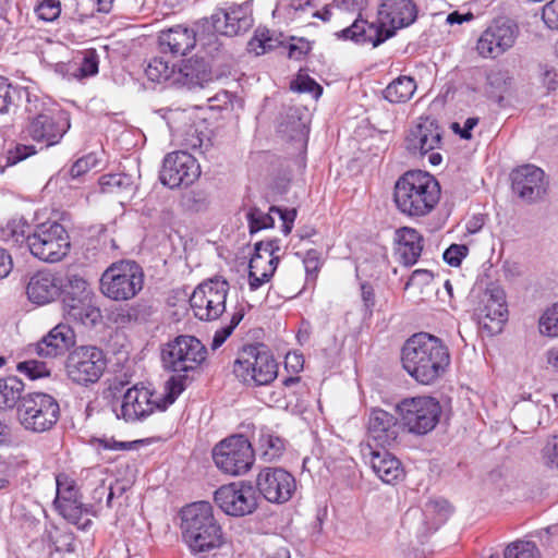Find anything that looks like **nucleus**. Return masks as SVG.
Instances as JSON below:
<instances>
[{
    "mask_svg": "<svg viewBox=\"0 0 558 558\" xmlns=\"http://www.w3.org/2000/svg\"><path fill=\"white\" fill-rule=\"evenodd\" d=\"M417 14L418 9L413 0H383L377 23L355 19L350 26L337 32L336 36L342 40L377 47L393 37L397 31L412 25Z\"/></svg>",
    "mask_w": 558,
    "mask_h": 558,
    "instance_id": "f257e3e1",
    "label": "nucleus"
},
{
    "mask_svg": "<svg viewBox=\"0 0 558 558\" xmlns=\"http://www.w3.org/2000/svg\"><path fill=\"white\" fill-rule=\"evenodd\" d=\"M404 371L421 385H433L450 365L448 347L437 337L426 332L410 337L401 350Z\"/></svg>",
    "mask_w": 558,
    "mask_h": 558,
    "instance_id": "f03ea898",
    "label": "nucleus"
},
{
    "mask_svg": "<svg viewBox=\"0 0 558 558\" xmlns=\"http://www.w3.org/2000/svg\"><path fill=\"white\" fill-rule=\"evenodd\" d=\"M393 199L402 214L409 217H423L438 204L440 185L435 177L426 171H408L397 180Z\"/></svg>",
    "mask_w": 558,
    "mask_h": 558,
    "instance_id": "7ed1b4c3",
    "label": "nucleus"
},
{
    "mask_svg": "<svg viewBox=\"0 0 558 558\" xmlns=\"http://www.w3.org/2000/svg\"><path fill=\"white\" fill-rule=\"evenodd\" d=\"M182 538L193 554H203L223 544V533L207 501L194 502L181 511Z\"/></svg>",
    "mask_w": 558,
    "mask_h": 558,
    "instance_id": "20e7f679",
    "label": "nucleus"
},
{
    "mask_svg": "<svg viewBox=\"0 0 558 558\" xmlns=\"http://www.w3.org/2000/svg\"><path fill=\"white\" fill-rule=\"evenodd\" d=\"M166 390L167 393L161 396L148 386L134 385L124 392L121 404L113 409L116 416L132 423L145 420L156 410H166L184 390V379L170 378Z\"/></svg>",
    "mask_w": 558,
    "mask_h": 558,
    "instance_id": "39448f33",
    "label": "nucleus"
},
{
    "mask_svg": "<svg viewBox=\"0 0 558 558\" xmlns=\"http://www.w3.org/2000/svg\"><path fill=\"white\" fill-rule=\"evenodd\" d=\"M207 348L196 337L180 335L161 348L162 367L171 372V378L184 379V389L191 373L197 372L207 360Z\"/></svg>",
    "mask_w": 558,
    "mask_h": 558,
    "instance_id": "423d86ee",
    "label": "nucleus"
},
{
    "mask_svg": "<svg viewBox=\"0 0 558 558\" xmlns=\"http://www.w3.org/2000/svg\"><path fill=\"white\" fill-rule=\"evenodd\" d=\"M25 111L28 114L27 135L35 142L50 147L60 143L71 128L69 114L47 107L38 97L27 94Z\"/></svg>",
    "mask_w": 558,
    "mask_h": 558,
    "instance_id": "0eeeda50",
    "label": "nucleus"
},
{
    "mask_svg": "<svg viewBox=\"0 0 558 558\" xmlns=\"http://www.w3.org/2000/svg\"><path fill=\"white\" fill-rule=\"evenodd\" d=\"M144 271L134 260L112 263L101 275L100 292L108 299L124 302L134 299L144 287Z\"/></svg>",
    "mask_w": 558,
    "mask_h": 558,
    "instance_id": "6e6552de",
    "label": "nucleus"
},
{
    "mask_svg": "<svg viewBox=\"0 0 558 558\" xmlns=\"http://www.w3.org/2000/svg\"><path fill=\"white\" fill-rule=\"evenodd\" d=\"M233 373L247 386H266L278 376V363L264 344H250L240 352Z\"/></svg>",
    "mask_w": 558,
    "mask_h": 558,
    "instance_id": "1a4fd4ad",
    "label": "nucleus"
},
{
    "mask_svg": "<svg viewBox=\"0 0 558 558\" xmlns=\"http://www.w3.org/2000/svg\"><path fill=\"white\" fill-rule=\"evenodd\" d=\"M20 425L29 433L40 434L53 428L60 418L57 399L45 392L26 393L16 412Z\"/></svg>",
    "mask_w": 558,
    "mask_h": 558,
    "instance_id": "9d476101",
    "label": "nucleus"
},
{
    "mask_svg": "<svg viewBox=\"0 0 558 558\" xmlns=\"http://www.w3.org/2000/svg\"><path fill=\"white\" fill-rule=\"evenodd\" d=\"M397 412L408 433L424 436L437 426L442 410L436 398L420 396L401 400L397 404Z\"/></svg>",
    "mask_w": 558,
    "mask_h": 558,
    "instance_id": "9b49d317",
    "label": "nucleus"
},
{
    "mask_svg": "<svg viewBox=\"0 0 558 558\" xmlns=\"http://www.w3.org/2000/svg\"><path fill=\"white\" fill-rule=\"evenodd\" d=\"M213 460L219 471L231 476L246 474L255 461V451L244 435L229 436L213 448Z\"/></svg>",
    "mask_w": 558,
    "mask_h": 558,
    "instance_id": "f8f14e48",
    "label": "nucleus"
},
{
    "mask_svg": "<svg viewBox=\"0 0 558 558\" xmlns=\"http://www.w3.org/2000/svg\"><path fill=\"white\" fill-rule=\"evenodd\" d=\"M71 247L70 236L57 221L38 225L28 238L31 253L40 260L57 263L63 259Z\"/></svg>",
    "mask_w": 558,
    "mask_h": 558,
    "instance_id": "ddd939ff",
    "label": "nucleus"
},
{
    "mask_svg": "<svg viewBox=\"0 0 558 558\" xmlns=\"http://www.w3.org/2000/svg\"><path fill=\"white\" fill-rule=\"evenodd\" d=\"M229 282L215 277L201 282L190 296L194 316L203 322L218 319L226 312Z\"/></svg>",
    "mask_w": 558,
    "mask_h": 558,
    "instance_id": "4468645a",
    "label": "nucleus"
},
{
    "mask_svg": "<svg viewBox=\"0 0 558 558\" xmlns=\"http://www.w3.org/2000/svg\"><path fill=\"white\" fill-rule=\"evenodd\" d=\"M106 367V354L96 345L76 347L69 353L65 363L68 377L81 386L97 383Z\"/></svg>",
    "mask_w": 558,
    "mask_h": 558,
    "instance_id": "2eb2a0df",
    "label": "nucleus"
},
{
    "mask_svg": "<svg viewBox=\"0 0 558 558\" xmlns=\"http://www.w3.org/2000/svg\"><path fill=\"white\" fill-rule=\"evenodd\" d=\"M474 316L478 326L487 335L493 336L502 330V326L508 319V306L506 293L500 286L496 283L487 286L474 308Z\"/></svg>",
    "mask_w": 558,
    "mask_h": 558,
    "instance_id": "dca6fc26",
    "label": "nucleus"
},
{
    "mask_svg": "<svg viewBox=\"0 0 558 558\" xmlns=\"http://www.w3.org/2000/svg\"><path fill=\"white\" fill-rule=\"evenodd\" d=\"M441 143L442 130L437 120L430 117L420 118L405 138L407 149L411 154L424 156L430 153L428 161L433 166H438L442 161L441 155L434 151L441 147Z\"/></svg>",
    "mask_w": 558,
    "mask_h": 558,
    "instance_id": "f3484780",
    "label": "nucleus"
},
{
    "mask_svg": "<svg viewBox=\"0 0 558 558\" xmlns=\"http://www.w3.org/2000/svg\"><path fill=\"white\" fill-rule=\"evenodd\" d=\"M215 502L228 515L244 517L257 508V497L251 482L240 481L220 486Z\"/></svg>",
    "mask_w": 558,
    "mask_h": 558,
    "instance_id": "a211bd4d",
    "label": "nucleus"
},
{
    "mask_svg": "<svg viewBox=\"0 0 558 558\" xmlns=\"http://www.w3.org/2000/svg\"><path fill=\"white\" fill-rule=\"evenodd\" d=\"M519 28L510 20H495L480 36L476 50L483 58L496 59L514 45Z\"/></svg>",
    "mask_w": 558,
    "mask_h": 558,
    "instance_id": "6ab92c4d",
    "label": "nucleus"
},
{
    "mask_svg": "<svg viewBox=\"0 0 558 558\" xmlns=\"http://www.w3.org/2000/svg\"><path fill=\"white\" fill-rule=\"evenodd\" d=\"M256 487L263 497L272 504H284L291 499L295 478L281 468H264L256 477Z\"/></svg>",
    "mask_w": 558,
    "mask_h": 558,
    "instance_id": "aec40b11",
    "label": "nucleus"
},
{
    "mask_svg": "<svg viewBox=\"0 0 558 558\" xmlns=\"http://www.w3.org/2000/svg\"><path fill=\"white\" fill-rule=\"evenodd\" d=\"M253 25L252 8L248 2L217 9L208 20L206 29L225 36H236L247 32Z\"/></svg>",
    "mask_w": 558,
    "mask_h": 558,
    "instance_id": "412c9836",
    "label": "nucleus"
},
{
    "mask_svg": "<svg viewBox=\"0 0 558 558\" xmlns=\"http://www.w3.org/2000/svg\"><path fill=\"white\" fill-rule=\"evenodd\" d=\"M201 174L196 159L185 151L168 154L163 159L160 181L170 189L192 184Z\"/></svg>",
    "mask_w": 558,
    "mask_h": 558,
    "instance_id": "4be33fe9",
    "label": "nucleus"
},
{
    "mask_svg": "<svg viewBox=\"0 0 558 558\" xmlns=\"http://www.w3.org/2000/svg\"><path fill=\"white\" fill-rule=\"evenodd\" d=\"M511 186L520 199L525 203H534L545 196L548 182L541 168L534 165H524L512 171Z\"/></svg>",
    "mask_w": 558,
    "mask_h": 558,
    "instance_id": "5701e85b",
    "label": "nucleus"
},
{
    "mask_svg": "<svg viewBox=\"0 0 558 558\" xmlns=\"http://www.w3.org/2000/svg\"><path fill=\"white\" fill-rule=\"evenodd\" d=\"M208 25V19L197 23L195 27L177 25L167 31L160 32L158 44L161 52H170L173 56H184L203 40V33Z\"/></svg>",
    "mask_w": 558,
    "mask_h": 558,
    "instance_id": "b1692460",
    "label": "nucleus"
},
{
    "mask_svg": "<svg viewBox=\"0 0 558 558\" xmlns=\"http://www.w3.org/2000/svg\"><path fill=\"white\" fill-rule=\"evenodd\" d=\"M400 425L391 413L383 409H372L367 421V442L374 447L386 448L399 437Z\"/></svg>",
    "mask_w": 558,
    "mask_h": 558,
    "instance_id": "393cba45",
    "label": "nucleus"
},
{
    "mask_svg": "<svg viewBox=\"0 0 558 558\" xmlns=\"http://www.w3.org/2000/svg\"><path fill=\"white\" fill-rule=\"evenodd\" d=\"M364 459L368 461L375 474L386 484H393L403 476V468L398 458L385 448L377 449L367 442L362 448Z\"/></svg>",
    "mask_w": 558,
    "mask_h": 558,
    "instance_id": "a878e982",
    "label": "nucleus"
},
{
    "mask_svg": "<svg viewBox=\"0 0 558 558\" xmlns=\"http://www.w3.org/2000/svg\"><path fill=\"white\" fill-rule=\"evenodd\" d=\"M62 278L47 270H39L31 276L26 286L28 300L37 305L56 301L62 292Z\"/></svg>",
    "mask_w": 558,
    "mask_h": 558,
    "instance_id": "bb28decb",
    "label": "nucleus"
},
{
    "mask_svg": "<svg viewBox=\"0 0 558 558\" xmlns=\"http://www.w3.org/2000/svg\"><path fill=\"white\" fill-rule=\"evenodd\" d=\"M75 344V332L66 324H58L35 343V352L41 357H56Z\"/></svg>",
    "mask_w": 558,
    "mask_h": 558,
    "instance_id": "cd10ccee",
    "label": "nucleus"
},
{
    "mask_svg": "<svg viewBox=\"0 0 558 558\" xmlns=\"http://www.w3.org/2000/svg\"><path fill=\"white\" fill-rule=\"evenodd\" d=\"M395 241L401 263L405 266L414 265L423 251V236L420 232L410 227L400 228L396 230Z\"/></svg>",
    "mask_w": 558,
    "mask_h": 558,
    "instance_id": "c85d7f7f",
    "label": "nucleus"
},
{
    "mask_svg": "<svg viewBox=\"0 0 558 558\" xmlns=\"http://www.w3.org/2000/svg\"><path fill=\"white\" fill-rule=\"evenodd\" d=\"M279 257H267L262 252H254L248 263V286L252 291L268 282L274 276Z\"/></svg>",
    "mask_w": 558,
    "mask_h": 558,
    "instance_id": "c756f323",
    "label": "nucleus"
},
{
    "mask_svg": "<svg viewBox=\"0 0 558 558\" xmlns=\"http://www.w3.org/2000/svg\"><path fill=\"white\" fill-rule=\"evenodd\" d=\"M100 191L105 194H112L124 199H131L137 190L134 178L126 173H108L99 178Z\"/></svg>",
    "mask_w": 558,
    "mask_h": 558,
    "instance_id": "7c9ffc66",
    "label": "nucleus"
},
{
    "mask_svg": "<svg viewBox=\"0 0 558 558\" xmlns=\"http://www.w3.org/2000/svg\"><path fill=\"white\" fill-rule=\"evenodd\" d=\"M211 80V72L203 59H189L179 68L178 82L189 88L203 86Z\"/></svg>",
    "mask_w": 558,
    "mask_h": 558,
    "instance_id": "2f4dec72",
    "label": "nucleus"
},
{
    "mask_svg": "<svg viewBox=\"0 0 558 558\" xmlns=\"http://www.w3.org/2000/svg\"><path fill=\"white\" fill-rule=\"evenodd\" d=\"M62 304L81 303L87 299H93V291L88 282L80 275L68 272L62 278Z\"/></svg>",
    "mask_w": 558,
    "mask_h": 558,
    "instance_id": "473e14b6",
    "label": "nucleus"
},
{
    "mask_svg": "<svg viewBox=\"0 0 558 558\" xmlns=\"http://www.w3.org/2000/svg\"><path fill=\"white\" fill-rule=\"evenodd\" d=\"M25 385L17 376L0 378V411L17 410L24 398Z\"/></svg>",
    "mask_w": 558,
    "mask_h": 558,
    "instance_id": "72a5a7b5",
    "label": "nucleus"
},
{
    "mask_svg": "<svg viewBox=\"0 0 558 558\" xmlns=\"http://www.w3.org/2000/svg\"><path fill=\"white\" fill-rule=\"evenodd\" d=\"M512 76L507 69L495 66L486 73L485 92L497 102H501L512 87Z\"/></svg>",
    "mask_w": 558,
    "mask_h": 558,
    "instance_id": "f704fd0d",
    "label": "nucleus"
},
{
    "mask_svg": "<svg viewBox=\"0 0 558 558\" xmlns=\"http://www.w3.org/2000/svg\"><path fill=\"white\" fill-rule=\"evenodd\" d=\"M417 88L413 77L400 75L390 82L383 90V96L391 104H404L409 101Z\"/></svg>",
    "mask_w": 558,
    "mask_h": 558,
    "instance_id": "c9c22d12",
    "label": "nucleus"
},
{
    "mask_svg": "<svg viewBox=\"0 0 558 558\" xmlns=\"http://www.w3.org/2000/svg\"><path fill=\"white\" fill-rule=\"evenodd\" d=\"M65 316L73 322L84 326H95L101 319V313L98 307L93 305L92 299L81 303H71L63 306Z\"/></svg>",
    "mask_w": 558,
    "mask_h": 558,
    "instance_id": "e433bc0d",
    "label": "nucleus"
},
{
    "mask_svg": "<svg viewBox=\"0 0 558 558\" xmlns=\"http://www.w3.org/2000/svg\"><path fill=\"white\" fill-rule=\"evenodd\" d=\"M32 235L27 221L20 217L9 220L0 228V239L13 245H28V238Z\"/></svg>",
    "mask_w": 558,
    "mask_h": 558,
    "instance_id": "4c0bfd02",
    "label": "nucleus"
},
{
    "mask_svg": "<svg viewBox=\"0 0 558 558\" xmlns=\"http://www.w3.org/2000/svg\"><path fill=\"white\" fill-rule=\"evenodd\" d=\"M54 506L66 521L77 525L78 529L86 530L92 525V520L88 518V509L77 499L66 500Z\"/></svg>",
    "mask_w": 558,
    "mask_h": 558,
    "instance_id": "58836bf2",
    "label": "nucleus"
},
{
    "mask_svg": "<svg viewBox=\"0 0 558 558\" xmlns=\"http://www.w3.org/2000/svg\"><path fill=\"white\" fill-rule=\"evenodd\" d=\"M286 449L284 440L269 433H262L258 439L259 456L264 461L271 462L279 459Z\"/></svg>",
    "mask_w": 558,
    "mask_h": 558,
    "instance_id": "ea45409f",
    "label": "nucleus"
},
{
    "mask_svg": "<svg viewBox=\"0 0 558 558\" xmlns=\"http://www.w3.org/2000/svg\"><path fill=\"white\" fill-rule=\"evenodd\" d=\"M282 385L283 388L280 391H274L269 397V401L279 408L289 405L290 402L286 401L287 397L299 395L305 389L299 376L287 377Z\"/></svg>",
    "mask_w": 558,
    "mask_h": 558,
    "instance_id": "a19ab883",
    "label": "nucleus"
},
{
    "mask_svg": "<svg viewBox=\"0 0 558 558\" xmlns=\"http://www.w3.org/2000/svg\"><path fill=\"white\" fill-rule=\"evenodd\" d=\"M541 551L535 543L530 541H515L504 550V558H541ZM489 558H498L490 555Z\"/></svg>",
    "mask_w": 558,
    "mask_h": 558,
    "instance_id": "79ce46f5",
    "label": "nucleus"
},
{
    "mask_svg": "<svg viewBox=\"0 0 558 558\" xmlns=\"http://www.w3.org/2000/svg\"><path fill=\"white\" fill-rule=\"evenodd\" d=\"M75 63L74 78L82 80L98 73L99 59L95 50H86L80 62Z\"/></svg>",
    "mask_w": 558,
    "mask_h": 558,
    "instance_id": "37998d69",
    "label": "nucleus"
},
{
    "mask_svg": "<svg viewBox=\"0 0 558 558\" xmlns=\"http://www.w3.org/2000/svg\"><path fill=\"white\" fill-rule=\"evenodd\" d=\"M145 72L148 80L161 83L170 78L173 73V66H170L169 62L163 58L155 57L149 61Z\"/></svg>",
    "mask_w": 558,
    "mask_h": 558,
    "instance_id": "c03bdc74",
    "label": "nucleus"
},
{
    "mask_svg": "<svg viewBox=\"0 0 558 558\" xmlns=\"http://www.w3.org/2000/svg\"><path fill=\"white\" fill-rule=\"evenodd\" d=\"M274 213H264L257 207H253L246 214L248 229L251 233H256L264 229H269L275 226Z\"/></svg>",
    "mask_w": 558,
    "mask_h": 558,
    "instance_id": "a18cd8bd",
    "label": "nucleus"
},
{
    "mask_svg": "<svg viewBox=\"0 0 558 558\" xmlns=\"http://www.w3.org/2000/svg\"><path fill=\"white\" fill-rule=\"evenodd\" d=\"M16 369L32 380H36L50 375V371L47 367V364L36 360L20 362L16 365Z\"/></svg>",
    "mask_w": 558,
    "mask_h": 558,
    "instance_id": "49530a36",
    "label": "nucleus"
},
{
    "mask_svg": "<svg viewBox=\"0 0 558 558\" xmlns=\"http://www.w3.org/2000/svg\"><path fill=\"white\" fill-rule=\"evenodd\" d=\"M243 316H244V314H243L242 310L234 312L231 316L229 324L220 327L219 329H217L215 331L213 342H211V348L214 350L221 347L223 344V342L231 336V333L233 332L235 327L243 319Z\"/></svg>",
    "mask_w": 558,
    "mask_h": 558,
    "instance_id": "de8ad7c7",
    "label": "nucleus"
},
{
    "mask_svg": "<svg viewBox=\"0 0 558 558\" xmlns=\"http://www.w3.org/2000/svg\"><path fill=\"white\" fill-rule=\"evenodd\" d=\"M311 5V0H279L274 10V15L283 14L289 19H294L299 12L305 11Z\"/></svg>",
    "mask_w": 558,
    "mask_h": 558,
    "instance_id": "09e8293b",
    "label": "nucleus"
},
{
    "mask_svg": "<svg viewBox=\"0 0 558 558\" xmlns=\"http://www.w3.org/2000/svg\"><path fill=\"white\" fill-rule=\"evenodd\" d=\"M539 331L548 337H558V304H555L542 315Z\"/></svg>",
    "mask_w": 558,
    "mask_h": 558,
    "instance_id": "8fccbe9b",
    "label": "nucleus"
},
{
    "mask_svg": "<svg viewBox=\"0 0 558 558\" xmlns=\"http://www.w3.org/2000/svg\"><path fill=\"white\" fill-rule=\"evenodd\" d=\"M37 16L45 22H52L59 17L61 7L59 0H43L35 10Z\"/></svg>",
    "mask_w": 558,
    "mask_h": 558,
    "instance_id": "3c124183",
    "label": "nucleus"
},
{
    "mask_svg": "<svg viewBox=\"0 0 558 558\" xmlns=\"http://www.w3.org/2000/svg\"><path fill=\"white\" fill-rule=\"evenodd\" d=\"M17 94L19 90L9 83V80L0 76V113L9 111Z\"/></svg>",
    "mask_w": 558,
    "mask_h": 558,
    "instance_id": "603ef678",
    "label": "nucleus"
},
{
    "mask_svg": "<svg viewBox=\"0 0 558 558\" xmlns=\"http://www.w3.org/2000/svg\"><path fill=\"white\" fill-rule=\"evenodd\" d=\"M57 497L54 505L65 502L66 500L77 499V490L72 482L66 477L57 476Z\"/></svg>",
    "mask_w": 558,
    "mask_h": 558,
    "instance_id": "864d4df0",
    "label": "nucleus"
},
{
    "mask_svg": "<svg viewBox=\"0 0 558 558\" xmlns=\"http://www.w3.org/2000/svg\"><path fill=\"white\" fill-rule=\"evenodd\" d=\"M291 88L299 93H310L315 98H318L323 93L322 86L308 75H299L292 83Z\"/></svg>",
    "mask_w": 558,
    "mask_h": 558,
    "instance_id": "5fc2aeb1",
    "label": "nucleus"
},
{
    "mask_svg": "<svg viewBox=\"0 0 558 558\" xmlns=\"http://www.w3.org/2000/svg\"><path fill=\"white\" fill-rule=\"evenodd\" d=\"M96 165V157L94 155H87L77 159L66 171L64 177L71 179H78L87 173Z\"/></svg>",
    "mask_w": 558,
    "mask_h": 558,
    "instance_id": "6e6d98bb",
    "label": "nucleus"
},
{
    "mask_svg": "<svg viewBox=\"0 0 558 558\" xmlns=\"http://www.w3.org/2000/svg\"><path fill=\"white\" fill-rule=\"evenodd\" d=\"M542 459L547 466L558 469V435L547 439L542 449Z\"/></svg>",
    "mask_w": 558,
    "mask_h": 558,
    "instance_id": "4d7b16f0",
    "label": "nucleus"
},
{
    "mask_svg": "<svg viewBox=\"0 0 558 558\" xmlns=\"http://www.w3.org/2000/svg\"><path fill=\"white\" fill-rule=\"evenodd\" d=\"M303 264L308 279L315 280L323 265L320 253L308 250L303 258Z\"/></svg>",
    "mask_w": 558,
    "mask_h": 558,
    "instance_id": "13d9d810",
    "label": "nucleus"
},
{
    "mask_svg": "<svg viewBox=\"0 0 558 558\" xmlns=\"http://www.w3.org/2000/svg\"><path fill=\"white\" fill-rule=\"evenodd\" d=\"M469 253V248L463 244H451L445 252H444V260L452 266V267H459L462 263V259L466 257Z\"/></svg>",
    "mask_w": 558,
    "mask_h": 558,
    "instance_id": "bf43d9fd",
    "label": "nucleus"
},
{
    "mask_svg": "<svg viewBox=\"0 0 558 558\" xmlns=\"http://www.w3.org/2000/svg\"><path fill=\"white\" fill-rule=\"evenodd\" d=\"M248 46L256 54H263L275 47L274 40L269 37L268 31L258 32L248 43Z\"/></svg>",
    "mask_w": 558,
    "mask_h": 558,
    "instance_id": "052dcab7",
    "label": "nucleus"
},
{
    "mask_svg": "<svg viewBox=\"0 0 558 558\" xmlns=\"http://www.w3.org/2000/svg\"><path fill=\"white\" fill-rule=\"evenodd\" d=\"M542 19L550 29H558V0H551L543 7Z\"/></svg>",
    "mask_w": 558,
    "mask_h": 558,
    "instance_id": "680f3d73",
    "label": "nucleus"
},
{
    "mask_svg": "<svg viewBox=\"0 0 558 558\" xmlns=\"http://www.w3.org/2000/svg\"><path fill=\"white\" fill-rule=\"evenodd\" d=\"M270 213L277 214L279 216V218L282 221V232L286 235H288L293 228V223L296 218V210L295 209H282L277 206H271Z\"/></svg>",
    "mask_w": 558,
    "mask_h": 558,
    "instance_id": "e2e57ef3",
    "label": "nucleus"
},
{
    "mask_svg": "<svg viewBox=\"0 0 558 558\" xmlns=\"http://www.w3.org/2000/svg\"><path fill=\"white\" fill-rule=\"evenodd\" d=\"M340 10L357 13L356 19H362L361 12L366 9L368 0H333Z\"/></svg>",
    "mask_w": 558,
    "mask_h": 558,
    "instance_id": "0e129e2a",
    "label": "nucleus"
},
{
    "mask_svg": "<svg viewBox=\"0 0 558 558\" xmlns=\"http://www.w3.org/2000/svg\"><path fill=\"white\" fill-rule=\"evenodd\" d=\"M278 239H271L268 241H259L255 244L254 250L256 252L267 251V257H279L277 253L280 251Z\"/></svg>",
    "mask_w": 558,
    "mask_h": 558,
    "instance_id": "69168bd1",
    "label": "nucleus"
},
{
    "mask_svg": "<svg viewBox=\"0 0 558 558\" xmlns=\"http://www.w3.org/2000/svg\"><path fill=\"white\" fill-rule=\"evenodd\" d=\"M361 296L366 311L372 314L375 306V292L372 284L367 282L361 284Z\"/></svg>",
    "mask_w": 558,
    "mask_h": 558,
    "instance_id": "338daca9",
    "label": "nucleus"
},
{
    "mask_svg": "<svg viewBox=\"0 0 558 558\" xmlns=\"http://www.w3.org/2000/svg\"><path fill=\"white\" fill-rule=\"evenodd\" d=\"M13 269V259L10 253L0 247V280L7 278Z\"/></svg>",
    "mask_w": 558,
    "mask_h": 558,
    "instance_id": "774afa93",
    "label": "nucleus"
}]
</instances>
